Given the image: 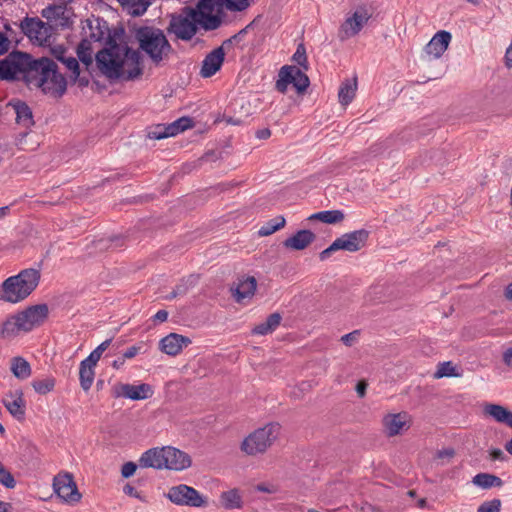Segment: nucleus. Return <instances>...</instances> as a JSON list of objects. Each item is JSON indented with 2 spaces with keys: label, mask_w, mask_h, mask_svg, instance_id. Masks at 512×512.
Masks as SVG:
<instances>
[{
  "label": "nucleus",
  "mask_w": 512,
  "mask_h": 512,
  "mask_svg": "<svg viewBox=\"0 0 512 512\" xmlns=\"http://www.w3.org/2000/svg\"><path fill=\"white\" fill-rule=\"evenodd\" d=\"M124 33V28H115L114 35L107 37L106 46L95 54L97 68L110 80L123 78L129 81L143 74L141 50L117 42Z\"/></svg>",
  "instance_id": "1"
},
{
  "label": "nucleus",
  "mask_w": 512,
  "mask_h": 512,
  "mask_svg": "<svg viewBox=\"0 0 512 512\" xmlns=\"http://www.w3.org/2000/svg\"><path fill=\"white\" fill-rule=\"evenodd\" d=\"M168 18L167 34L184 42L192 40L200 28L213 31L222 24V16L211 14L204 0H198L195 7L184 6L179 12L169 14Z\"/></svg>",
  "instance_id": "2"
},
{
  "label": "nucleus",
  "mask_w": 512,
  "mask_h": 512,
  "mask_svg": "<svg viewBox=\"0 0 512 512\" xmlns=\"http://www.w3.org/2000/svg\"><path fill=\"white\" fill-rule=\"evenodd\" d=\"M22 76L28 85H35L44 94L54 98H61L67 90L65 76L59 72L57 64L48 57L35 59L26 52Z\"/></svg>",
  "instance_id": "3"
},
{
  "label": "nucleus",
  "mask_w": 512,
  "mask_h": 512,
  "mask_svg": "<svg viewBox=\"0 0 512 512\" xmlns=\"http://www.w3.org/2000/svg\"><path fill=\"white\" fill-rule=\"evenodd\" d=\"M134 37L139 44V50L148 56L151 62L158 66L174 51L165 32L155 26H139L134 29Z\"/></svg>",
  "instance_id": "4"
},
{
  "label": "nucleus",
  "mask_w": 512,
  "mask_h": 512,
  "mask_svg": "<svg viewBox=\"0 0 512 512\" xmlns=\"http://www.w3.org/2000/svg\"><path fill=\"white\" fill-rule=\"evenodd\" d=\"M40 269L27 268L10 276L0 285V301L18 303L25 300L38 286Z\"/></svg>",
  "instance_id": "5"
},
{
  "label": "nucleus",
  "mask_w": 512,
  "mask_h": 512,
  "mask_svg": "<svg viewBox=\"0 0 512 512\" xmlns=\"http://www.w3.org/2000/svg\"><path fill=\"white\" fill-rule=\"evenodd\" d=\"M281 426L279 423H268L250 433L241 443V450L247 455L264 453L278 438Z\"/></svg>",
  "instance_id": "6"
},
{
  "label": "nucleus",
  "mask_w": 512,
  "mask_h": 512,
  "mask_svg": "<svg viewBox=\"0 0 512 512\" xmlns=\"http://www.w3.org/2000/svg\"><path fill=\"white\" fill-rule=\"evenodd\" d=\"M168 498L177 505L190 507H206L208 505L207 497L201 495L195 488L180 484L170 488Z\"/></svg>",
  "instance_id": "7"
},
{
  "label": "nucleus",
  "mask_w": 512,
  "mask_h": 512,
  "mask_svg": "<svg viewBox=\"0 0 512 512\" xmlns=\"http://www.w3.org/2000/svg\"><path fill=\"white\" fill-rule=\"evenodd\" d=\"M53 489L59 498L70 504L78 503L82 498L71 473L55 476Z\"/></svg>",
  "instance_id": "8"
},
{
  "label": "nucleus",
  "mask_w": 512,
  "mask_h": 512,
  "mask_svg": "<svg viewBox=\"0 0 512 512\" xmlns=\"http://www.w3.org/2000/svg\"><path fill=\"white\" fill-rule=\"evenodd\" d=\"M24 332H30L48 318L49 308L45 303L28 306L17 313Z\"/></svg>",
  "instance_id": "9"
},
{
  "label": "nucleus",
  "mask_w": 512,
  "mask_h": 512,
  "mask_svg": "<svg viewBox=\"0 0 512 512\" xmlns=\"http://www.w3.org/2000/svg\"><path fill=\"white\" fill-rule=\"evenodd\" d=\"M24 57H26V52L14 50L5 58L0 59V80H16L17 75L22 74Z\"/></svg>",
  "instance_id": "10"
},
{
  "label": "nucleus",
  "mask_w": 512,
  "mask_h": 512,
  "mask_svg": "<svg viewBox=\"0 0 512 512\" xmlns=\"http://www.w3.org/2000/svg\"><path fill=\"white\" fill-rule=\"evenodd\" d=\"M161 451L165 452V469L182 471L189 468L192 464L190 455L180 449L166 446L162 447Z\"/></svg>",
  "instance_id": "11"
},
{
  "label": "nucleus",
  "mask_w": 512,
  "mask_h": 512,
  "mask_svg": "<svg viewBox=\"0 0 512 512\" xmlns=\"http://www.w3.org/2000/svg\"><path fill=\"white\" fill-rule=\"evenodd\" d=\"M368 238L369 231L366 229H359L345 233L336 240L339 243L341 250L357 252L366 245Z\"/></svg>",
  "instance_id": "12"
},
{
  "label": "nucleus",
  "mask_w": 512,
  "mask_h": 512,
  "mask_svg": "<svg viewBox=\"0 0 512 512\" xmlns=\"http://www.w3.org/2000/svg\"><path fill=\"white\" fill-rule=\"evenodd\" d=\"M225 60L224 47H217L209 52L202 61L200 75L203 78H210L222 67Z\"/></svg>",
  "instance_id": "13"
},
{
  "label": "nucleus",
  "mask_w": 512,
  "mask_h": 512,
  "mask_svg": "<svg viewBox=\"0 0 512 512\" xmlns=\"http://www.w3.org/2000/svg\"><path fill=\"white\" fill-rule=\"evenodd\" d=\"M88 28L89 32L85 31V37H88L94 42H107V37L114 35V30L111 31L108 22L101 17H93L86 20L85 30Z\"/></svg>",
  "instance_id": "14"
},
{
  "label": "nucleus",
  "mask_w": 512,
  "mask_h": 512,
  "mask_svg": "<svg viewBox=\"0 0 512 512\" xmlns=\"http://www.w3.org/2000/svg\"><path fill=\"white\" fill-rule=\"evenodd\" d=\"M191 343V339L187 336L170 333L160 340L159 349L169 356H176L184 347H187Z\"/></svg>",
  "instance_id": "15"
},
{
  "label": "nucleus",
  "mask_w": 512,
  "mask_h": 512,
  "mask_svg": "<svg viewBox=\"0 0 512 512\" xmlns=\"http://www.w3.org/2000/svg\"><path fill=\"white\" fill-rule=\"evenodd\" d=\"M369 15L366 11L360 13L359 11H355L351 17H348L345 22L340 27V38L343 40L345 38H349L357 35L364 24L369 20Z\"/></svg>",
  "instance_id": "16"
},
{
  "label": "nucleus",
  "mask_w": 512,
  "mask_h": 512,
  "mask_svg": "<svg viewBox=\"0 0 512 512\" xmlns=\"http://www.w3.org/2000/svg\"><path fill=\"white\" fill-rule=\"evenodd\" d=\"M8 106H11L16 114V123L25 129H31L34 126L35 121L33 112L30 106L20 99H11L8 102Z\"/></svg>",
  "instance_id": "17"
},
{
  "label": "nucleus",
  "mask_w": 512,
  "mask_h": 512,
  "mask_svg": "<svg viewBox=\"0 0 512 512\" xmlns=\"http://www.w3.org/2000/svg\"><path fill=\"white\" fill-rule=\"evenodd\" d=\"M3 404L9 413L17 420L25 419L26 402L23 398L22 390H16L14 393L10 392L3 399Z\"/></svg>",
  "instance_id": "18"
},
{
  "label": "nucleus",
  "mask_w": 512,
  "mask_h": 512,
  "mask_svg": "<svg viewBox=\"0 0 512 512\" xmlns=\"http://www.w3.org/2000/svg\"><path fill=\"white\" fill-rule=\"evenodd\" d=\"M211 14L216 10L221 15L222 8L232 12H241L246 10L252 3V0H204Z\"/></svg>",
  "instance_id": "19"
},
{
  "label": "nucleus",
  "mask_w": 512,
  "mask_h": 512,
  "mask_svg": "<svg viewBox=\"0 0 512 512\" xmlns=\"http://www.w3.org/2000/svg\"><path fill=\"white\" fill-rule=\"evenodd\" d=\"M451 33L445 30L438 31L429 43L425 46V51L428 55H433L439 58L447 50L451 41Z\"/></svg>",
  "instance_id": "20"
},
{
  "label": "nucleus",
  "mask_w": 512,
  "mask_h": 512,
  "mask_svg": "<svg viewBox=\"0 0 512 512\" xmlns=\"http://www.w3.org/2000/svg\"><path fill=\"white\" fill-rule=\"evenodd\" d=\"M316 236L315 234L308 229H302L297 231L294 235L287 238L283 245L286 248H291L293 250H304L307 248L312 242H314Z\"/></svg>",
  "instance_id": "21"
},
{
  "label": "nucleus",
  "mask_w": 512,
  "mask_h": 512,
  "mask_svg": "<svg viewBox=\"0 0 512 512\" xmlns=\"http://www.w3.org/2000/svg\"><path fill=\"white\" fill-rule=\"evenodd\" d=\"M164 453L161 448H151L145 451L139 459V466L142 468H165L166 458Z\"/></svg>",
  "instance_id": "22"
},
{
  "label": "nucleus",
  "mask_w": 512,
  "mask_h": 512,
  "mask_svg": "<svg viewBox=\"0 0 512 512\" xmlns=\"http://www.w3.org/2000/svg\"><path fill=\"white\" fill-rule=\"evenodd\" d=\"M41 15L46 18L48 22H54L56 26L62 28L69 26V17L65 15V7L63 5H49L42 10Z\"/></svg>",
  "instance_id": "23"
},
{
  "label": "nucleus",
  "mask_w": 512,
  "mask_h": 512,
  "mask_svg": "<svg viewBox=\"0 0 512 512\" xmlns=\"http://www.w3.org/2000/svg\"><path fill=\"white\" fill-rule=\"evenodd\" d=\"M256 286V279L251 276L243 280H239L237 284L231 287V291L236 301L240 302L245 298L253 296L256 290Z\"/></svg>",
  "instance_id": "24"
},
{
  "label": "nucleus",
  "mask_w": 512,
  "mask_h": 512,
  "mask_svg": "<svg viewBox=\"0 0 512 512\" xmlns=\"http://www.w3.org/2000/svg\"><path fill=\"white\" fill-rule=\"evenodd\" d=\"M486 415L492 417L496 422L505 424L512 428V412L500 404H486L484 407Z\"/></svg>",
  "instance_id": "25"
},
{
  "label": "nucleus",
  "mask_w": 512,
  "mask_h": 512,
  "mask_svg": "<svg viewBox=\"0 0 512 512\" xmlns=\"http://www.w3.org/2000/svg\"><path fill=\"white\" fill-rule=\"evenodd\" d=\"M282 316L280 313L275 312L270 314L265 321L255 325L251 330L253 335L265 336L273 333L280 325Z\"/></svg>",
  "instance_id": "26"
},
{
  "label": "nucleus",
  "mask_w": 512,
  "mask_h": 512,
  "mask_svg": "<svg viewBox=\"0 0 512 512\" xmlns=\"http://www.w3.org/2000/svg\"><path fill=\"white\" fill-rule=\"evenodd\" d=\"M21 32L29 39L39 40L40 30L44 27V22L38 17L26 16L19 24Z\"/></svg>",
  "instance_id": "27"
},
{
  "label": "nucleus",
  "mask_w": 512,
  "mask_h": 512,
  "mask_svg": "<svg viewBox=\"0 0 512 512\" xmlns=\"http://www.w3.org/2000/svg\"><path fill=\"white\" fill-rule=\"evenodd\" d=\"M406 414H388L383 419L385 432L388 436H396L400 434L401 429L406 425Z\"/></svg>",
  "instance_id": "28"
},
{
  "label": "nucleus",
  "mask_w": 512,
  "mask_h": 512,
  "mask_svg": "<svg viewBox=\"0 0 512 512\" xmlns=\"http://www.w3.org/2000/svg\"><path fill=\"white\" fill-rule=\"evenodd\" d=\"M127 14L142 16L155 0H117Z\"/></svg>",
  "instance_id": "29"
},
{
  "label": "nucleus",
  "mask_w": 512,
  "mask_h": 512,
  "mask_svg": "<svg viewBox=\"0 0 512 512\" xmlns=\"http://www.w3.org/2000/svg\"><path fill=\"white\" fill-rule=\"evenodd\" d=\"M219 500L221 506L226 510L241 509L243 507V500L240 491L237 488L223 491Z\"/></svg>",
  "instance_id": "30"
},
{
  "label": "nucleus",
  "mask_w": 512,
  "mask_h": 512,
  "mask_svg": "<svg viewBox=\"0 0 512 512\" xmlns=\"http://www.w3.org/2000/svg\"><path fill=\"white\" fill-rule=\"evenodd\" d=\"M93 42L88 37H84L77 46L76 53L79 61H81L87 70L93 64Z\"/></svg>",
  "instance_id": "31"
},
{
  "label": "nucleus",
  "mask_w": 512,
  "mask_h": 512,
  "mask_svg": "<svg viewBox=\"0 0 512 512\" xmlns=\"http://www.w3.org/2000/svg\"><path fill=\"white\" fill-rule=\"evenodd\" d=\"M357 90V78L354 77L353 79H346L343 81L340 85L339 91H338V99L341 105L347 106L349 105L356 94Z\"/></svg>",
  "instance_id": "32"
},
{
  "label": "nucleus",
  "mask_w": 512,
  "mask_h": 512,
  "mask_svg": "<svg viewBox=\"0 0 512 512\" xmlns=\"http://www.w3.org/2000/svg\"><path fill=\"white\" fill-rule=\"evenodd\" d=\"M53 56L63 63L67 69L71 71L72 74H76L78 76L79 72V63L78 60L73 56H66V48L62 45H58L52 48Z\"/></svg>",
  "instance_id": "33"
},
{
  "label": "nucleus",
  "mask_w": 512,
  "mask_h": 512,
  "mask_svg": "<svg viewBox=\"0 0 512 512\" xmlns=\"http://www.w3.org/2000/svg\"><path fill=\"white\" fill-rule=\"evenodd\" d=\"M288 70L291 78V84L295 87L297 93H305L310 85L309 77L296 66H291V69Z\"/></svg>",
  "instance_id": "34"
},
{
  "label": "nucleus",
  "mask_w": 512,
  "mask_h": 512,
  "mask_svg": "<svg viewBox=\"0 0 512 512\" xmlns=\"http://www.w3.org/2000/svg\"><path fill=\"white\" fill-rule=\"evenodd\" d=\"M123 390L126 398L131 400L147 399L152 394L151 386L146 383L140 385L125 384Z\"/></svg>",
  "instance_id": "35"
},
{
  "label": "nucleus",
  "mask_w": 512,
  "mask_h": 512,
  "mask_svg": "<svg viewBox=\"0 0 512 512\" xmlns=\"http://www.w3.org/2000/svg\"><path fill=\"white\" fill-rule=\"evenodd\" d=\"M19 319L20 318L17 313L8 317L0 327V337H13L18 335L20 331H23V327L21 326V321Z\"/></svg>",
  "instance_id": "36"
},
{
  "label": "nucleus",
  "mask_w": 512,
  "mask_h": 512,
  "mask_svg": "<svg viewBox=\"0 0 512 512\" xmlns=\"http://www.w3.org/2000/svg\"><path fill=\"white\" fill-rule=\"evenodd\" d=\"M94 367L95 365L87 363L86 360H82L80 362L79 381L80 386L84 391H88L93 384L95 377Z\"/></svg>",
  "instance_id": "37"
},
{
  "label": "nucleus",
  "mask_w": 512,
  "mask_h": 512,
  "mask_svg": "<svg viewBox=\"0 0 512 512\" xmlns=\"http://www.w3.org/2000/svg\"><path fill=\"white\" fill-rule=\"evenodd\" d=\"M12 374L21 380L27 379L31 375V366L29 362L21 356L13 357L11 360Z\"/></svg>",
  "instance_id": "38"
},
{
  "label": "nucleus",
  "mask_w": 512,
  "mask_h": 512,
  "mask_svg": "<svg viewBox=\"0 0 512 512\" xmlns=\"http://www.w3.org/2000/svg\"><path fill=\"white\" fill-rule=\"evenodd\" d=\"M345 215L342 210H324L312 214L310 220H318L326 224H337L344 220Z\"/></svg>",
  "instance_id": "39"
},
{
  "label": "nucleus",
  "mask_w": 512,
  "mask_h": 512,
  "mask_svg": "<svg viewBox=\"0 0 512 512\" xmlns=\"http://www.w3.org/2000/svg\"><path fill=\"white\" fill-rule=\"evenodd\" d=\"M472 482L483 489L501 487L503 485V480L500 477L489 473H478L473 477Z\"/></svg>",
  "instance_id": "40"
},
{
  "label": "nucleus",
  "mask_w": 512,
  "mask_h": 512,
  "mask_svg": "<svg viewBox=\"0 0 512 512\" xmlns=\"http://www.w3.org/2000/svg\"><path fill=\"white\" fill-rule=\"evenodd\" d=\"M194 126V121L192 118L184 116L175 120L174 122L167 124L166 130H168L169 136L173 137L177 134L192 128Z\"/></svg>",
  "instance_id": "41"
},
{
  "label": "nucleus",
  "mask_w": 512,
  "mask_h": 512,
  "mask_svg": "<svg viewBox=\"0 0 512 512\" xmlns=\"http://www.w3.org/2000/svg\"><path fill=\"white\" fill-rule=\"evenodd\" d=\"M286 224V220L283 216H276L273 219L267 221L258 231L260 236H269L279 229L283 228Z\"/></svg>",
  "instance_id": "42"
},
{
  "label": "nucleus",
  "mask_w": 512,
  "mask_h": 512,
  "mask_svg": "<svg viewBox=\"0 0 512 512\" xmlns=\"http://www.w3.org/2000/svg\"><path fill=\"white\" fill-rule=\"evenodd\" d=\"M198 279V275L190 274L186 277L181 278L173 289L179 296H184L188 293V291L191 288H193L198 283Z\"/></svg>",
  "instance_id": "43"
},
{
  "label": "nucleus",
  "mask_w": 512,
  "mask_h": 512,
  "mask_svg": "<svg viewBox=\"0 0 512 512\" xmlns=\"http://www.w3.org/2000/svg\"><path fill=\"white\" fill-rule=\"evenodd\" d=\"M55 383L56 381L53 377H48L41 380H33L32 386L38 394L45 395L54 389Z\"/></svg>",
  "instance_id": "44"
},
{
  "label": "nucleus",
  "mask_w": 512,
  "mask_h": 512,
  "mask_svg": "<svg viewBox=\"0 0 512 512\" xmlns=\"http://www.w3.org/2000/svg\"><path fill=\"white\" fill-rule=\"evenodd\" d=\"M291 69L290 65H284L279 72V79L276 81L275 87L276 90L280 93H286L287 86L291 84V78L289 74V70Z\"/></svg>",
  "instance_id": "45"
},
{
  "label": "nucleus",
  "mask_w": 512,
  "mask_h": 512,
  "mask_svg": "<svg viewBox=\"0 0 512 512\" xmlns=\"http://www.w3.org/2000/svg\"><path fill=\"white\" fill-rule=\"evenodd\" d=\"M252 25H253V22L249 23L243 29L238 31L236 34H234L230 38L224 40L220 47H224V51H225L226 49H230L233 44H238L241 41H243L244 38L246 37L249 29L252 27Z\"/></svg>",
  "instance_id": "46"
},
{
  "label": "nucleus",
  "mask_w": 512,
  "mask_h": 512,
  "mask_svg": "<svg viewBox=\"0 0 512 512\" xmlns=\"http://www.w3.org/2000/svg\"><path fill=\"white\" fill-rule=\"evenodd\" d=\"M459 374L456 373V368L451 361H446L438 364V369L434 374V377L439 379L443 377H457Z\"/></svg>",
  "instance_id": "47"
},
{
  "label": "nucleus",
  "mask_w": 512,
  "mask_h": 512,
  "mask_svg": "<svg viewBox=\"0 0 512 512\" xmlns=\"http://www.w3.org/2000/svg\"><path fill=\"white\" fill-rule=\"evenodd\" d=\"M111 342H112V339H107V340L103 341L84 360H86L87 363H90V364L96 366V364L100 360L103 352L110 346Z\"/></svg>",
  "instance_id": "48"
},
{
  "label": "nucleus",
  "mask_w": 512,
  "mask_h": 512,
  "mask_svg": "<svg viewBox=\"0 0 512 512\" xmlns=\"http://www.w3.org/2000/svg\"><path fill=\"white\" fill-rule=\"evenodd\" d=\"M0 484L5 488L13 489L16 486V480L12 473L5 468L0 461Z\"/></svg>",
  "instance_id": "49"
},
{
  "label": "nucleus",
  "mask_w": 512,
  "mask_h": 512,
  "mask_svg": "<svg viewBox=\"0 0 512 512\" xmlns=\"http://www.w3.org/2000/svg\"><path fill=\"white\" fill-rule=\"evenodd\" d=\"M293 61L296 62L305 71L309 69V63L307 60L306 49L304 44H299L292 57Z\"/></svg>",
  "instance_id": "50"
},
{
  "label": "nucleus",
  "mask_w": 512,
  "mask_h": 512,
  "mask_svg": "<svg viewBox=\"0 0 512 512\" xmlns=\"http://www.w3.org/2000/svg\"><path fill=\"white\" fill-rule=\"evenodd\" d=\"M166 126V124H158L154 127H151L148 131V137L155 140H161L170 137L168 130H166Z\"/></svg>",
  "instance_id": "51"
},
{
  "label": "nucleus",
  "mask_w": 512,
  "mask_h": 512,
  "mask_svg": "<svg viewBox=\"0 0 512 512\" xmlns=\"http://www.w3.org/2000/svg\"><path fill=\"white\" fill-rule=\"evenodd\" d=\"M500 510H501V500L495 498L490 501L483 502L478 507L477 512H500Z\"/></svg>",
  "instance_id": "52"
},
{
  "label": "nucleus",
  "mask_w": 512,
  "mask_h": 512,
  "mask_svg": "<svg viewBox=\"0 0 512 512\" xmlns=\"http://www.w3.org/2000/svg\"><path fill=\"white\" fill-rule=\"evenodd\" d=\"M337 250H341V248H340L339 243L335 239L329 247H327L326 249H324L323 251L320 252V254H319L320 260L325 261L326 259H328L331 256V254L333 252H335Z\"/></svg>",
  "instance_id": "53"
},
{
  "label": "nucleus",
  "mask_w": 512,
  "mask_h": 512,
  "mask_svg": "<svg viewBox=\"0 0 512 512\" xmlns=\"http://www.w3.org/2000/svg\"><path fill=\"white\" fill-rule=\"evenodd\" d=\"M136 469H137V465L134 462H132V461L126 462L122 466L121 475L123 478H130L131 476L134 475V473L136 472Z\"/></svg>",
  "instance_id": "54"
},
{
  "label": "nucleus",
  "mask_w": 512,
  "mask_h": 512,
  "mask_svg": "<svg viewBox=\"0 0 512 512\" xmlns=\"http://www.w3.org/2000/svg\"><path fill=\"white\" fill-rule=\"evenodd\" d=\"M11 41L6 33L0 32V56L8 53Z\"/></svg>",
  "instance_id": "55"
},
{
  "label": "nucleus",
  "mask_w": 512,
  "mask_h": 512,
  "mask_svg": "<svg viewBox=\"0 0 512 512\" xmlns=\"http://www.w3.org/2000/svg\"><path fill=\"white\" fill-rule=\"evenodd\" d=\"M52 26L48 23L44 22V27L40 30L39 34V42L42 45L44 42H47L48 39L51 37L52 34Z\"/></svg>",
  "instance_id": "56"
},
{
  "label": "nucleus",
  "mask_w": 512,
  "mask_h": 512,
  "mask_svg": "<svg viewBox=\"0 0 512 512\" xmlns=\"http://www.w3.org/2000/svg\"><path fill=\"white\" fill-rule=\"evenodd\" d=\"M142 349V344L129 347L122 355L124 359H131L135 357Z\"/></svg>",
  "instance_id": "57"
},
{
  "label": "nucleus",
  "mask_w": 512,
  "mask_h": 512,
  "mask_svg": "<svg viewBox=\"0 0 512 512\" xmlns=\"http://www.w3.org/2000/svg\"><path fill=\"white\" fill-rule=\"evenodd\" d=\"M359 335V331L358 330H355L353 332H350L348 334H345L341 337V341L346 345V346H351L353 344V342L357 339V336Z\"/></svg>",
  "instance_id": "58"
},
{
  "label": "nucleus",
  "mask_w": 512,
  "mask_h": 512,
  "mask_svg": "<svg viewBox=\"0 0 512 512\" xmlns=\"http://www.w3.org/2000/svg\"><path fill=\"white\" fill-rule=\"evenodd\" d=\"M72 78L74 82H77L78 86L81 88L87 87L90 83V79L88 76H81L80 71L78 72V76L76 74H72Z\"/></svg>",
  "instance_id": "59"
},
{
  "label": "nucleus",
  "mask_w": 512,
  "mask_h": 512,
  "mask_svg": "<svg viewBox=\"0 0 512 512\" xmlns=\"http://www.w3.org/2000/svg\"><path fill=\"white\" fill-rule=\"evenodd\" d=\"M256 491L263 493H275L277 491L276 487L273 485H267L265 483H260L255 487Z\"/></svg>",
  "instance_id": "60"
},
{
  "label": "nucleus",
  "mask_w": 512,
  "mask_h": 512,
  "mask_svg": "<svg viewBox=\"0 0 512 512\" xmlns=\"http://www.w3.org/2000/svg\"><path fill=\"white\" fill-rule=\"evenodd\" d=\"M367 386L368 384L365 380H360L357 382L355 389L360 398H363L365 396Z\"/></svg>",
  "instance_id": "61"
},
{
  "label": "nucleus",
  "mask_w": 512,
  "mask_h": 512,
  "mask_svg": "<svg viewBox=\"0 0 512 512\" xmlns=\"http://www.w3.org/2000/svg\"><path fill=\"white\" fill-rule=\"evenodd\" d=\"M124 387H125V384H122V383H119V384H116L113 386L112 388V396L115 397V398H119V397H125L126 398V394H124Z\"/></svg>",
  "instance_id": "62"
},
{
  "label": "nucleus",
  "mask_w": 512,
  "mask_h": 512,
  "mask_svg": "<svg viewBox=\"0 0 512 512\" xmlns=\"http://www.w3.org/2000/svg\"><path fill=\"white\" fill-rule=\"evenodd\" d=\"M490 457L492 460H499V461H503L506 458L504 452L499 448L491 449Z\"/></svg>",
  "instance_id": "63"
},
{
  "label": "nucleus",
  "mask_w": 512,
  "mask_h": 512,
  "mask_svg": "<svg viewBox=\"0 0 512 512\" xmlns=\"http://www.w3.org/2000/svg\"><path fill=\"white\" fill-rule=\"evenodd\" d=\"M505 65L507 68H512V40L505 52Z\"/></svg>",
  "instance_id": "64"
}]
</instances>
